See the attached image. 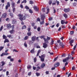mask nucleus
<instances>
[{"instance_id": "40", "label": "nucleus", "mask_w": 77, "mask_h": 77, "mask_svg": "<svg viewBox=\"0 0 77 77\" xmlns=\"http://www.w3.org/2000/svg\"><path fill=\"white\" fill-rule=\"evenodd\" d=\"M36 74L37 76H39V75H40V74L39 73H36Z\"/></svg>"}, {"instance_id": "31", "label": "nucleus", "mask_w": 77, "mask_h": 77, "mask_svg": "<svg viewBox=\"0 0 77 77\" xmlns=\"http://www.w3.org/2000/svg\"><path fill=\"white\" fill-rule=\"evenodd\" d=\"M4 48V47L3 46H1L0 47V51H1V50H3V49Z\"/></svg>"}, {"instance_id": "16", "label": "nucleus", "mask_w": 77, "mask_h": 77, "mask_svg": "<svg viewBox=\"0 0 77 77\" xmlns=\"http://www.w3.org/2000/svg\"><path fill=\"white\" fill-rule=\"evenodd\" d=\"M15 32V31L14 29H12V30L10 31V33H11V34H12L13 33Z\"/></svg>"}, {"instance_id": "7", "label": "nucleus", "mask_w": 77, "mask_h": 77, "mask_svg": "<svg viewBox=\"0 0 77 77\" xmlns=\"http://www.w3.org/2000/svg\"><path fill=\"white\" fill-rule=\"evenodd\" d=\"M64 11L65 12H69V8H64Z\"/></svg>"}, {"instance_id": "28", "label": "nucleus", "mask_w": 77, "mask_h": 77, "mask_svg": "<svg viewBox=\"0 0 77 77\" xmlns=\"http://www.w3.org/2000/svg\"><path fill=\"white\" fill-rule=\"evenodd\" d=\"M13 52H18V51H17V50L15 49H14V50H13Z\"/></svg>"}, {"instance_id": "4", "label": "nucleus", "mask_w": 77, "mask_h": 77, "mask_svg": "<svg viewBox=\"0 0 77 77\" xmlns=\"http://www.w3.org/2000/svg\"><path fill=\"white\" fill-rule=\"evenodd\" d=\"M43 45V48H46L47 47V46H48V45L45 43H44Z\"/></svg>"}, {"instance_id": "34", "label": "nucleus", "mask_w": 77, "mask_h": 77, "mask_svg": "<svg viewBox=\"0 0 77 77\" xmlns=\"http://www.w3.org/2000/svg\"><path fill=\"white\" fill-rule=\"evenodd\" d=\"M49 11H50V9L48 8L47 9V12L46 13V14H48V13H49Z\"/></svg>"}, {"instance_id": "61", "label": "nucleus", "mask_w": 77, "mask_h": 77, "mask_svg": "<svg viewBox=\"0 0 77 77\" xmlns=\"http://www.w3.org/2000/svg\"><path fill=\"white\" fill-rule=\"evenodd\" d=\"M20 3V0H19L17 1V4H19V3Z\"/></svg>"}, {"instance_id": "6", "label": "nucleus", "mask_w": 77, "mask_h": 77, "mask_svg": "<svg viewBox=\"0 0 77 77\" xmlns=\"http://www.w3.org/2000/svg\"><path fill=\"white\" fill-rule=\"evenodd\" d=\"M7 17V14L6 13H4L2 14V18H6Z\"/></svg>"}, {"instance_id": "11", "label": "nucleus", "mask_w": 77, "mask_h": 77, "mask_svg": "<svg viewBox=\"0 0 77 77\" xmlns=\"http://www.w3.org/2000/svg\"><path fill=\"white\" fill-rule=\"evenodd\" d=\"M7 36L8 38H14V36L11 35H7Z\"/></svg>"}, {"instance_id": "14", "label": "nucleus", "mask_w": 77, "mask_h": 77, "mask_svg": "<svg viewBox=\"0 0 77 77\" xmlns=\"http://www.w3.org/2000/svg\"><path fill=\"white\" fill-rule=\"evenodd\" d=\"M41 51L40 50H38V52L37 53V54L36 55V56H39V53H41Z\"/></svg>"}, {"instance_id": "10", "label": "nucleus", "mask_w": 77, "mask_h": 77, "mask_svg": "<svg viewBox=\"0 0 77 77\" xmlns=\"http://www.w3.org/2000/svg\"><path fill=\"white\" fill-rule=\"evenodd\" d=\"M7 29H11V25L10 24H7Z\"/></svg>"}, {"instance_id": "25", "label": "nucleus", "mask_w": 77, "mask_h": 77, "mask_svg": "<svg viewBox=\"0 0 77 77\" xmlns=\"http://www.w3.org/2000/svg\"><path fill=\"white\" fill-rule=\"evenodd\" d=\"M27 68L28 69H30V68H32V66H31L29 65L27 66Z\"/></svg>"}, {"instance_id": "64", "label": "nucleus", "mask_w": 77, "mask_h": 77, "mask_svg": "<svg viewBox=\"0 0 77 77\" xmlns=\"http://www.w3.org/2000/svg\"><path fill=\"white\" fill-rule=\"evenodd\" d=\"M62 57H65V56H66V55H65V54H63L62 55Z\"/></svg>"}, {"instance_id": "12", "label": "nucleus", "mask_w": 77, "mask_h": 77, "mask_svg": "<svg viewBox=\"0 0 77 77\" xmlns=\"http://www.w3.org/2000/svg\"><path fill=\"white\" fill-rule=\"evenodd\" d=\"M1 63H2V65H1V66H4L6 64V63L4 62V61H2Z\"/></svg>"}, {"instance_id": "47", "label": "nucleus", "mask_w": 77, "mask_h": 77, "mask_svg": "<svg viewBox=\"0 0 77 77\" xmlns=\"http://www.w3.org/2000/svg\"><path fill=\"white\" fill-rule=\"evenodd\" d=\"M3 29V26H2L0 28V31H2V29Z\"/></svg>"}, {"instance_id": "2", "label": "nucleus", "mask_w": 77, "mask_h": 77, "mask_svg": "<svg viewBox=\"0 0 77 77\" xmlns=\"http://www.w3.org/2000/svg\"><path fill=\"white\" fill-rule=\"evenodd\" d=\"M18 17H19V19L20 20V21H23V19L21 18L23 17V15L21 14H20L18 15Z\"/></svg>"}, {"instance_id": "44", "label": "nucleus", "mask_w": 77, "mask_h": 77, "mask_svg": "<svg viewBox=\"0 0 77 77\" xmlns=\"http://www.w3.org/2000/svg\"><path fill=\"white\" fill-rule=\"evenodd\" d=\"M29 3L32 5V4H33V2L32 1H29Z\"/></svg>"}, {"instance_id": "49", "label": "nucleus", "mask_w": 77, "mask_h": 77, "mask_svg": "<svg viewBox=\"0 0 77 77\" xmlns=\"http://www.w3.org/2000/svg\"><path fill=\"white\" fill-rule=\"evenodd\" d=\"M56 3L57 4V5H59V2L58 1H56Z\"/></svg>"}, {"instance_id": "38", "label": "nucleus", "mask_w": 77, "mask_h": 77, "mask_svg": "<svg viewBox=\"0 0 77 77\" xmlns=\"http://www.w3.org/2000/svg\"><path fill=\"white\" fill-rule=\"evenodd\" d=\"M10 15L11 17H14V15H13L12 13L10 14Z\"/></svg>"}, {"instance_id": "46", "label": "nucleus", "mask_w": 77, "mask_h": 77, "mask_svg": "<svg viewBox=\"0 0 77 77\" xmlns=\"http://www.w3.org/2000/svg\"><path fill=\"white\" fill-rule=\"evenodd\" d=\"M76 47H77V46H76V45H75L73 48V50H75V49L76 48Z\"/></svg>"}, {"instance_id": "9", "label": "nucleus", "mask_w": 77, "mask_h": 77, "mask_svg": "<svg viewBox=\"0 0 77 77\" xmlns=\"http://www.w3.org/2000/svg\"><path fill=\"white\" fill-rule=\"evenodd\" d=\"M45 18V16L44 15H41V20H44Z\"/></svg>"}, {"instance_id": "58", "label": "nucleus", "mask_w": 77, "mask_h": 77, "mask_svg": "<svg viewBox=\"0 0 77 77\" xmlns=\"http://www.w3.org/2000/svg\"><path fill=\"white\" fill-rule=\"evenodd\" d=\"M29 43L30 45H31V44H32V43H33V42H32V41H29Z\"/></svg>"}, {"instance_id": "27", "label": "nucleus", "mask_w": 77, "mask_h": 77, "mask_svg": "<svg viewBox=\"0 0 77 77\" xmlns=\"http://www.w3.org/2000/svg\"><path fill=\"white\" fill-rule=\"evenodd\" d=\"M27 35H28V36H30L31 35V32H28L27 33Z\"/></svg>"}, {"instance_id": "52", "label": "nucleus", "mask_w": 77, "mask_h": 77, "mask_svg": "<svg viewBox=\"0 0 77 77\" xmlns=\"http://www.w3.org/2000/svg\"><path fill=\"white\" fill-rule=\"evenodd\" d=\"M52 3V1H50L49 2V5H51Z\"/></svg>"}, {"instance_id": "63", "label": "nucleus", "mask_w": 77, "mask_h": 77, "mask_svg": "<svg viewBox=\"0 0 77 77\" xmlns=\"http://www.w3.org/2000/svg\"><path fill=\"white\" fill-rule=\"evenodd\" d=\"M11 28L12 29V30H13V29H14V25H12Z\"/></svg>"}, {"instance_id": "60", "label": "nucleus", "mask_w": 77, "mask_h": 77, "mask_svg": "<svg viewBox=\"0 0 77 77\" xmlns=\"http://www.w3.org/2000/svg\"><path fill=\"white\" fill-rule=\"evenodd\" d=\"M24 45L25 47H27V44H26V43H25L24 44Z\"/></svg>"}, {"instance_id": "48", "label": "nucleus", "mask_w": 77, "mask_h": 77, "mask_svg": "<svg viewBox=\"0 0 77 77\" xmlns=\"http://www.w3.org/2000/svg\"><path fill=\"white\" fill-rule=\"evenodd\" d=\"M42 10L43 12H45V8H42Z\"/></svg>"}, {"instance_id": "57", "label": "nucleus", "mask_w": 77, "mask_h": 77, "mask_svg": "<svg viewBox=\"0 0 77 77\" xmlns=\"http://www.w3.org/2000/svg\"><path fill=\"white\" fill-rule=\"evenodd\" d=\"M66 27L65 26L63 25L62 26V29H64V28H65Z\"/></svg>"}, {"instance_id": "36", "label": "nucleus", "mask_w": 77, "mask_h": 77, "mask_svg": "<svg viewBox=\"0 0 77 77\" xmlns=\"http://www.w3.org/2000/svg\"><path fill=\"white\" fill-rule=\"evenodd\" d=\"M40 23L41 24H43L44 23V21H42L40 22Z\"/></svg>"}, {"instance_id": "8", "label": "nucleus", "mask_w": 77, "mask_h": 77, "mask_svg": "<svg viewBox=\"0 0 77 77\" xmlns=\"http://www.w3.org/2000/svg\"><path fill=\"white\" fill-rule=\"evenodd\" d=\"M43 39L44 40L45 43H47V44H48V40L47 39H45V38H43Z\"/></svg>"}, {"instance_id": "24", "label": "nucleus", "mask_w": 77, "mask_h": 77, "mask_svg": "<svg viewBox=\"0 0 77 77\" xmlns=\"http://www.w3.org/2000/svg\"><path fill=\"white\" fill-rule=\"evenodd\" d=\"M26 26L25 25H23L22 27V29H26Z\"/></svg>"}, {"instance_id": "5", "label": "nucleus", "mask_w": 77, "mask_h": 77, "mask_svg": "<svg viewBox=\"0 0 77 77\" xmlns=\"http://www.w3.org/2000/svg\"><path fill=\"white\" fill-rule=\"evenodd\" d=\"M33 8L36 11H38L39 10V8H38V7H37V6H34Z\"/></svg>"}, {"instance_id": "1", "label": "nucleus", "mask_w": 77, "mask_h": 77, "mask_svg": "<svg viewBox=\"0 0 77 77\" xmlns=\"http://www.w3.org/2000/svg\"><path fill=\"white\" fill-rule=\"evenodd\" d=\"M39 58L41 59V60L42 62H44L45 59L44 58L45 57V55L43 54L41 55V56H39Z\"/></svg>"}, {"instance_id": "23", "label": "nucleus", "mask_w": 77, "mask_h": 77, "mask_svg": "<svg viewBox=\"0 0 77 77\" xmlns=\"http://www.w3.org/2000/svg\"><path fill=\"white\" fill-rule=\"evenodd\" d=\"M61 23L62 24H65V21L62 20L61 21Z\"/></svg>"}, {"instance_id": "33", "label": "nucleus", "mask_w": 77, "mask_h": 77, "mask_svg": "<svg viewBox=\"0 0 77 77\" xmlns=\"http://www.w3.org/2000/svg\"><path fill=\"white\" fill-rule=\"evenodd\" d=\"M75 66H73L72 68V70H75Z\"/></svg>"}, {"instance_id": "20", "label": "nucleus", "mask_w": 77, "mask_h": 77, "mask_svg": "<svg viewBox=\"0 0 77 77\" xmlns=\"http://www.w3.org/2000/svg\"><path fill=\"white\" fill-rule=\"evenodd\" d=\"M12 24H16V20H14L12 21Z\"/></svg>"}, {"instance_id": "59", "label": "nucleus", "mask_w": 77, "mask_h": 77, "mask_svg": "<svg viewBox=\"0 0 77 77\" xmlns=\"http://www.w3.org/2000/svg\"><path fill=\"white\" fill-rule=\"evenodd\" d=\"M6 75H9V72L8 71L6 72Z\"/></svg>"}, {"instance_id": "43", "label": "nucleus", "mask_w": 77, "mask_h": 77, "mask_svg": "<svg viewBox=\"0 0 77 77\" xmlns=\"http://www.w3.org/2000/svg\"><path fill=\"white\" fill-rule=\"evenodd\" d=\"M49 20V21H51L53 20V18L52 17H50L48 19Z\"/></svg>"}, {"instance_id": "13", "label": "nucleus", "mask_w": 77, "mask_h": 77, "mask_svg": "<svg viewBox=\"0 0 77 77\" xmlns=\"http://www.w3.org/2000/svg\"><path fill=\"white\" fill-rule=\"evenodd\" d=\"M35 39H36V37L35 36H33L32 38V41H35Z\"/></svg>"}, {"instance_id": "30", "label": "nucleus", "mask_w": 77, "mask_h": 77, "mask_svg": "<svg viewBox=\"0 0 77 77\" xmlns=\"http://www.w3.org/2000/svg\"><path fill=\"white\" fill-rule=\"evenodd\" d=\"M27 3V1H26V0H24L22 2V3Z\"/></svg>"}, {"instance_id": "21", "label": "nucleus", "mask_w": 77, "mask_h": 77, "mask_svg": "<svg viewBox=\"0 0 77 77\" xmlns=\"http://www.w3.org/2000/svg\"><path fill=\"white\" fill-rule=\"evenodd\" d=\"M6 42H9V40L8 39H5L4 41V43H6Z\"/></svg>"}, {"instance_id": "54", "label": "nucleus", "mask_w": 77, "mask_h": 77, "mask_svg": "<svg viewBox=\"0 0 77 77\" xmlns=\"http://www.w3.org/2000/svg\"><path fill=\"white\" fill-rule=\"evenodd\" d=\"M10 60L11 62H13L14 61V58H11L10 59Z\"/></svg>"}, {"instance_id": "17", "label": "nucleus", "mask_w": 77, "mask_h": 77, "mask_svg": "<svg viewBox=\"0 0 77 77\" xmlns=\"http://www.w3.org/2000/svg\"><path fill=\"white\" fill-rule=\"evenodd\" d=\"M63 16L65 18H66L67 17H68V15L66 14H63Z\"/></svg>"}, {"instance_id": "51", "label": "nucleus", "mask_w": 77, "mask_h": 77, "mask_svg": "<svg viewBox=\"0 0 77 77\" xmlns=\"http://www.w3.org/2000/svg\"><path fill=\"white\" fill-rule=\"evenodd\" d=\"M47 39H47V40L48 41V40H50V37L47 36Z\"/></svg>"}, {"instance_id": "18", "label": "nucleus", "mask_w": 77, "mask_h": 77, "mask_svg": "<svg viewBox=\"0 0 77 77\" xmlns=\"http://www.w3.org/2000/svg\"><path fill=\"white\" fill-rule=\"evenodd\" d=\"M34 50L35 48H33L30 51V53H35V51H34Z\"/></svg>"}, {"instance_id": "39", "label": "nucleus", "mask_w": 77, "mask_h": 77, "mask_svg": "<svg viewBox=\"0 0 77 77\" xmlns=\"http://www.w3.org/2000/svg\"><path fill=\"white\" fill-rule=\"evenodd\" d=\"M28 36H26L24 38L25 40H26L28 39Z\"/></svg>"}, {"instance_id": "62", "label": "nucleus", "mask_w": 77, "mask_h": 77, "mask_svg": "<svg viewBox=\"0 0 77 77\" xmlns=\"http://www.w3.org/2000/svg\"><path fill=\"white\" fill-rule=\"evenodd\" d=\"M57 43H60H60L61 42V41L60 40H58L57 41Z\"/></svg>"}, {"instance_id": "29", "label": "nucleus", "mask_w": 77, "mask_h": 77, "mask_svg": "<svg viewBox=\"0 0 77 77\" xmlns=\"http://www.w3.org/2000/svg\"><path fill=\"white\" fill-rule=\"evenodd\" d=\"M3 39H5L7 38V37L6 36V35H3Z\"/></svg>"}, {"instance_id": "37", "label": "nucleus", "mask_w": 77, "mask_h": 77, "mask_svg": "<svg viewBox=\"0 0 77 77\" xmlns=\"http://www.w3.org/2000/svg\"><path fill=\"white\" fill-rule=\"evenodd\" d=\"M54 43V41H53V40H52V41H51V45H52Z\"/></svg>"}, {"instance_id": "26", "label": "nucleus", "mask_w": 77, "mask_h": 77, "mask_svg": "<svg viewBox=\"0 0 77 77\" xmlns=\"http://www.w3.org/2000/svg\"><path fill=\"white\" fill-rule=\"evenodd\" d=\"M15 3H14V2L13 3L11 4L12 7H15Z\"/></svg>"}, {"instance_id": "32", "label": "nucleus", "mask_w": 77, "mask_h": 77, "mask_svg": "<svg viewBox=\"0 0 77 77\" xmlns=\"http://www.w3.org/2000/svg\"><path fill=\"white\" fill-rule=\"evenodd\" d=\"M37 30L38 32H40V30H41V28L40 27H39L37 28Z\"/></svg>"}, {"instance_id": "15", "label": "nucleus", "mask_w": 77, "mask_h": 77, "mask_svg": "<svg viewBox=\"0 0 77 77\" xmlns=\"http://www.w3.org/2000/svg\"><path fill=\"white\" fill-rule=\"evenodd\" d=\"M45 66V64L44 63L42 64L41 65V67H42V68H44V67Z\"/></svg>"}, {"instance_id": "56", "label": "nucleus", "mask_w": 77, "mask_h": 77, "mask_svg": "<svg viewBox=\"0 0 77 77\" xmlns=\"http://www.w3.org/2000/svg\"><path fill=\"white\" fill-rule=\"evenodd\" d=\"M6 20L7 21H9V18H7L6 19Z\"/></svg>"}, {"instance_id": "35", "label": "nucleus", "mask_w": 77, "mask_h": 77, "mask_svg": "<svg viewBox=\"0 0 77 77\" xmlns=\"http://www.w3.org/2000/svg\"><path fill=\"white\" fill-rule=\"evenodd\" d=\"M7 6H8V7H10V3L9 2H7Z\"/></svg>"}, {"instance_id": "19", "label": "nucleus", "mask_w": 77, "mask_h": 77, "mask_svg": "<svg viewBox=\"0 0 77 77\" xmlns=\"http://www.w3.org/2000/svg\"><path fill=\"white\" fill-rule=\"evenodd\" d=\"M59 45H60V46H61V47H63L64 46V45H63V43H62V42H61L59 44Z\"/></svg>"}, {"instance_id": "42", "label": "nucleus", "mask_w": 77, "mask_h": 77, "mask_svg": "<svg viewBox=\"0 0 77 77\" xmlns=\"http://www.w3.org/2000/svg\"><path fill=\"white\" fill-rule=\"evenodd\" d=\"M29 11L30 13H33V11H32V10L31 9H29Z\"/></svg>"}, {"instance_id": "3", "label": "nucleus", "mask_w": 77, "mask_h": 77, "mask_svg": "<svg viewBox=\"0 0 77 77\" xmlns=\"http://www.w3.org/2000/svg\"><path fill=\"white\" fill-rule=\"evenodd\" d=\"M68 60H69V57H67L65 59H64L63 60V62H67Z\"/></svg>"}, {"instance_id": "50", "label": "nucleus", "mask_w": 77, "mask_h": 77, "mask_svg": "<svg viewBox=\"0 0 77 77\" xmlns=\"http://www.w3.org/2000/svg\"><path fill=\"white\" fill-rule=\"evenodd\" d=\"M59 24H60L59 23H57L56 25V27H58L59 26Z\"/></svg>"}, {"instance_id": "41", "label": "nucleus", "mask_w": 77, "mask_h": 77, "mask_svg": "<svg viewBox=\"0 0 77 77\" xmlns=\"http://www.w3.org/2000/svg\"><path fill=\"white\" fill-rule=\"evenodd\" d=\"M22 20H26V16H24L22 18Z\"/></svg>"}, {"instance_id": "53", "label": "nucleus", "mask_w": 77, "mask_h": 77, "mask_svg": "<svg viewBox=\"0 0 77 77\" xmlns=\"http://www.w3.org/2000/svg\"><path fill=\"white\" fill-rule=\"evenodd\" d=\"M25 8L26 9H29V8L27 6H26Z\"/></svg>"}, {"instance_id": "55", "label": "nucleus", "mask_w": 77, "mask_h": 77, "mask_svg": "<svg viewBox=\"0 0 77 77\" xmlns=\"http://www.w3.org/2000/svg\"><path fill=\"white\" fill-rule=\"evenodd\" d=\"M11 57H12L11 56H9L8 57H7V58L8 59H11Z\"/></svg>"}, {"instance_id": "45", "label": "nucleus", "mask_w": 77, "mask_h": 77, "mask_svg": "<svg viewBox=\"0 0 77 77\" xmlns=\"http://www.w3.org/2000/svg\"><path fill=\"white\" fill-rule=\"evenodd\" d=\"M34 62H36V58L35 57L34 59Z\"/></svg>"}, {"instance_id": "22", "label": "nucleus", "mask_w": 77, "mask_h": 77, "mask_svg": "<svg viewBox=\"0 0 77 77\" xmlns=\"http://www.w3.org/2000/svg\"><path fill=\"white\" fill-rule=\"evenodd\" d=\"M74 42V40H71L69 42V43L70 44H72V43H73Z\"/></svg>"}]
</instances>
